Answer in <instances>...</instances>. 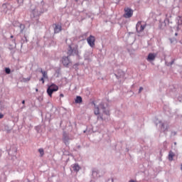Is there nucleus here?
Instances as JSON below:
<instances>
[{"label":"nucleus","mask_w":182,"mask_h":182,"mask_svg":"<svg viewBox=\"0 0 182 182\" xmlns=\"http://www.w3.org/2000/svg\"><path fill=\"white\" fill-rule=\"evenodd\" d=\"M58 90H59V86L55 84H51L50 85H48L47 88V94L50 97H52L54 92H58Z\"/></svg>","instance_id":"f257e3e1"},{"label":"nucleus","mask_w":182,"mask_h":182,"mask_svg":"<svg viewBox=\"0 0 182 182\" xmlns=\"http://www.w3.org/2000/svg\"><path fill=\"white\" fill-rule=\"evenodd\" d=\"M146 26H147V24L143 21H138L136 26V30L137 33H141L144 29H146Z\"/></svg>","instance_id":"f03ea898"},{"label":"nucleus","mask_w":182,"mask_h":182,"mask_svg":"<svg viewBox=\"0 0 182 182\" xmlns=\"http://www.w3.org/2000/svg\"><path fill=\"white\" fill-rule=\"evenodd\" d=\"M124 11V14L123 15L124 18H129L133 16V9L129 7H125Z\"/></svg>","instance_id":"7ed1b4c3"},{"label":"nucleus","mask_w":182,"mask_h":182,"mask_svg":"<svg viewBox=\"0 0 182 182\" xmlns=\"http://www.w3.org/2000/svg\"><path fill=\"white\" fill-rule=\"evenodd\" d=\"M87 41L88 45H90V46L91 48H95V42L96 41V38H95V36H90L87 38Z\"/></svg>","instance_id":"20e7f679"},{"label":"nucleus","mask_w":182,"mask_h":182,"mask_svg":"<svg viewBox=\"0 0 182 182\" xmlns=\"http://www.w3.org/2000/svg\"><path fill=\"white\" fill-rule=\"evenodd\" d=\"M73 53H77V46H76L75 49L72 48V46H68V56H72Z\"/></svg>","instance_id":"39448f33"},{"label":"nucleus","mask_w":182,"mask_h":182,"mask_svg":"<svg viewBox=\"0 0 182 182\" xmlns=\"http://www.w3.org/2000/svg\"><path fill=\"white\" fill-rule=\"evenodd\" d=\"M70 63V60L69 59V56L63 58V64L64 66H69Z\"/></svg>","instance_id":"423d86ee"},{"label":"nucleus","mask_w":182,"mask_h":182,"mask_svg":"<svg viewBox=\"0 0 182 182\" xmlns=\"http://www.w3.org/2000/svg\"><path fill=\"white\" fill-rule=\"evenodd\" d=\"M61 31H62V26L59 24H55V27L54 28L55 33H59V32H61Z\"/></svg>","instance_id":"0eeeda50"},{"label":"nucleus","mask_w":182,"mask_h":182,"mask_svg":"<svg viewBox=\"0 0 182 182\" xmlns=\"http://www.w3.org/2000/svg\"><path fill=\"white\" fill-rule=\"evenodd\" d=\"M156 54L151 53L148 55L147 60H154V59H156Z\"/></svg>","instance_id":"6e6552de"},{"label":"nucleus","mask_w":182,"mask_h":182,"mask_svg":"<svg viewBox=\"0 0 182 182\" xmlns=\"http://www.w3.org/2000/svg\"><path fill=\"white\" fill-rule=\"evenodd\" d=\"M95 105V109L94 113L96 116L100 114V111L99 110V107L96 106V104H94Z\"/></svg>","instance_id":"1a4fd4ad"},{"label":"nucleus","mask_w":182,"mask_h":182,"mask_svg":"<svg viewBox=\"0 0 182 182\" xmlns=\"http://www.w3.org/2000/svg\"><path fill=\"white\" fill-rule=\"evenodd\" d=\"M41 73H42L43 77L44 79H48V72L43 71V70H41Z\"/></svg>","instance_id":"9d476101"},{"label":"nucleus","mask_w":182,"mask_h":182,"mask_svg":"<svg viewBox=\"0 0 182 182\" xmlns=\"http://www.w3.org/2000/svg\"><path fill=\"white\" fill-rule=\"evenodd\" d=\"M173 157H174V153H173V151H171L168 154V160L170 161H173Z\"/></svg>","instance_id":"9b49d317"},{"label":"nucleus","mask_w":182,"mask_h":182,"mask_svg":"<svg viewBox=\"0 0 182 182\" xmlns=\"http://www.w3.org/2000/svg\"><path fill=\"white\" fill-rule=\"evenodd\" d=\"M73 168L74 171H79V170H80V166H79V165L75 164L73 165Z\"/></svg>","instance_id":"f8f14e48"},{"label":"nucleus","mask_w":182,"mask_h":182,"mask_svg":"<svg viewBox=\"0 0 182 182\" xmlns=\"http://www.w3.org/2000/svg\"><path fill=\"white\" fill-rule=\"evenodd\" d=\"M82 97L77 96V97L75 99V103H82Z\"/></svg>","instance_id":"ddd939ff"},{"label":"nucleus","mask_w":182,"mask_h":182,"mask_svg":"<svg viewBox=\"0 0 182 182\" xmlns=\"http://www.w3.org/2000/svg\"><path fill=\"white\" fill-rule=\"evenodd\" d=\"M38 151L40 153L41 157H43V154H45V151H43V149L42 148L39 149Z\"/></svg>","instance_id":"4468645a"},{"label":"nucleus","mask_w":182,"mask_h":182,"mask_svg":"<svg viewBox=\"0 0 182 182\" xmlns=\"http://www.w3.org/2000/svg\"><path fill=\"white\" fill-rule=\"evenodd\" d=\"M5 72H6V73H7V75H9V73H11V69H9V68H6V69H5Z\"/></svg>","instance_id":"2eb2a0df"},{"label":"nucleus","mask_w":182,"mask_h":182,"mask_svg":"<svg viewBox=\"0 0 182 182\" xmlns=\"http://www.w3.org/2000/svg\"><path fill=\"white\" fill-rule=\"evenodd\" d=\"M40 81L42 82L43 85V83H45V78H43V77H42L41 79H40Z\"/></svg>","instance_id":"dca6fc26"},{"label":"nucleus","mask_w":182,"mask_h":182,"mask_svg":"<svg viewBox=\"0 0 182 182\" xmlns=\"http://www.w3.org/2000/svg\"><path fill=\"white\" fill-rule=\"evenodd\" d=\"M143 90V87H139V93H141V92Z\"/></svg>","instance_id":"f3484780"},{"label":"nucleus","mask_w":182,"mask_h":182,"mask_svg":"<svg viewBox=\"0 0 182 182\" xmlns=\"http://www.w3.org/2000/svg\"><path fill=\"white\" fill-rule=\"evenodd\" d=\"M0 119H4V114H0Z\"/></svg>","instance_id":"a211bd4d"},{"label":"nucleus","mask_w":182,"mask_h":182,"mask_svg":"<svg viewBox=\"0 0 182 182\" xmlns=\"http://www.w3.org/2000/svg\"><path fill=\"white\" fill-rule=\"evenodd\" d=\"M65 95H63V94H60V97H63Z\"/></svg>","instance_id":"6ab92c4d"},{"label":"nucleus","mask_w":182,"mask_h":182,"mask_svg":"<svg viewBox=\"0 0 182 182\" xmlns=\"http://www.w3.org/2000/svg\"><path fill=\"white\" fill-rule=\"evenodd\" d=\"M22 104H23V105H25V100H23V101H22Z\"/></svg>","instance_id":"aec40b11"},{"label":"nucleus","mask_w":182,"mask_h":182,"mask_svg":"<svg viewBox=\"0 0 182 182\" xmlns=\"http://www.w3.org/2000/svg\"><path fill=\"white\" fill-rule=\"evenodd\" d=\"M129 182H136V181L131 180Z\"/></svg>","instance_id":"412c9836"},{"label":"nucleus","mask_w":182,"mask_h":182,"mask_svg":"<svg viewBox=\"0 0 182 182\" xmlns=\"http://www.w3.org/2000/svg\"><path fill=\"white\" fill-rule=\"evenodd\" d=\"M178 33H175V36H178Z\"/></svg>","instance_id":"4be33fe9"},{"label":"nucleus","mask_w":182,"mask_h":182,"mask_svg":"<svg viewBox=\"0 0 182 182\" xmlns=\"http://www.w3.org/2000/svg\"><path fill=\"white\" fill-rule=\"evenodd\" d=\"M11 38H14V36H11Z\"/></svg>","instance_id":"5701e85b"},{"label":"nucleus","mask_w":182,"mask_h":182,"mask_svg":"<svg viewBox=\"0 0 182 182\" xmlns=\"http://www.w3.org/2000/svg\"><path fill=\"white\" fill-rule=\"evenodd\" d=\"M181 170H182V164H181Z\"/></svg>","instance_id":"b1692460"},{"label":"nucleus","mask_w":182,"mask_h":182,"mask_svg":"<svg viewBox=\"0 0 182 182\" xmlns=\"http://www.w3.org/2000/svg\"><path fill=\"white\" fill-rule=\"evenodd\" d=\"M36 92H38V89H36Z\"/></svg>","instance_id":"393cba45"},{"label":"nucleus","mask_w":182,"mask_h":182,"mask_svg":"<svg viewBox=\"0 0 182 182\" xmlns=\"http://www.w3.org/2000/svg\"><path fill=\"white\" fill-rule=\"evenodd\" d=\"M101 119H103V117H101Z\"/></svg>","instance_id":"a878e982"},{"label":"nucleus","mask_w":182,"mask_h":182,"mask_svg":"<svg viewBox=\"0 0 182 182\" xmlns=\"http://www.w3.org/2000/svg\"><path fill=\"white\" fill-rule=\"evenodd\" d=\"M28 80H31V78H29Z\"/></svg>","instance_id":"bb28decb"}]
</instances>
